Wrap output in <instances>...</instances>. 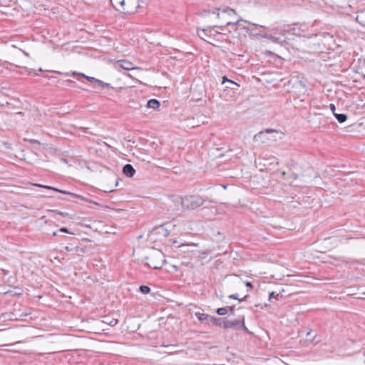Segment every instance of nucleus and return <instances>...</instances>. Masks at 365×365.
I'll use <instances>...</instances> for the list:
<instances>
[{
	"instance_id": "nucleus-7",
	"label": "nucleus",
	"mask_w": 365,
	"mask_h": 365,
	"mask_svg": "<svg viewBox=\"0 0 365 365\" xmlns=\"http://www.w3.org/2000/svg\"><path fill=\"white\" fill-rule=\"evenodd\" d=\"M123 173L128 177V178H131L133 177L135 173V169L133 168V165H130V164H126L125 165H124V167L123 168Z\"/></svg>"
},
{
	"instance_id": "nucleus-15",
	"label": "nucleus",
	"mask_w": 365,
	"mask_h": 365,
	"mask_svg": "<svg viewBox=\"0 0 365 365\" xmlns=\"http://www.w3.org/2000/svg\"><path fill=\"white\" fill-rule=\"evenodd\" d=\"M334 116L335 118H336V120L340 123H342L344 122H345L347 119V116L346 115L344 114V113H341V114H338V113H334Z\"/></svg>"
},
{
	"instance_id": "nucleus-13",
	"label": "nucleus",
	"mask_w": 365,
	"mask_h": 365,
	"mask_svg": "<svg viewBox=\"0 0 365 365\" xmlns=\"http://www.w3.org/2000/svg\"><path fill=\"white\" fill-rule=\"evenodd\" d=\"M197 318L200 321H205L210 319V317L207 314L197 312L195 314Z\"/></svg>"
},
{
	"instance_id": "nucleus-5",
	"label": "nucleus",
	"mask_w": 365,
	"mask_h": 365,
	"mask_svg": "<svg viewBox=\"0 0 365 365\" xmlns=\"http://www.w3.org/2000/svg\"><path fill=\"white\" fill-rule=\"evenodd\" d=\"M222 327L225 329H244L247 332H249L245 324V317H240L237 319L230 320L225 319L222 322Z\"/></svg>"
},
{
	"instance_id": "nucleus-32",
	"label": "nucleus",
	"mask_w": 365,
	"mask_h": 365,
	"mask_svg": "<svg viewBox=\"0 0 365 365\" xmlns=\"http://www.w3.org/2000/svg\"><path fill=\"white\" fill-rule=\"evenodd\" d=\"M227 310L230 309L231 312H232L234 310L233 307H227Z\"/></svg>"
},
{
	"instance_id": "nucleus-34",
	"label": "nucleus",
	"mask_w": 365,
	"mask_h": 365,
	"mask_svg": "<svg viewBox=\"0 0 365 365\" xmlns=\"http://www.w3.org/2000/svg\"><path fill=\"white\" fill-rule=\"evenodd\" d=\"M57 235V232H53V235L56 236Z\"/></svg>"
},
{
	"instance_id": "nucleus-8",
	"label": "nucleus",
	"mask_w": 365,
	"mask_h": 365,
	"mask_svg": "<svg viewBox=\"0 0 365 365\" xmlns=\"http://www.w3.org/2000/svg\"><path fill=\"white\" fill-rule=\"evenodd\" d=\"M225 83H228L229 84H232V86H234L235 87L226 86V88H230L234 91H237L238 89V88L240 87V85L238 83H237L236 82H235L232 80L228 79L226 76H224L222 78V83L224 84Z\"/></svg>"
},
{
	"instance_id": "nucleus-35",
	"label": "nucleus",
	"mask_w": 365,
	"mask_h": 365,
	"mask_svg": "<svg viewBox=\"0 0 365 365\" xmlns=\"http://www.w3.org/2000/svg\"><path fill=\"white\" fill-rule=\"evenodd\" d=\"M33 142H34V143H38V140H33Z\"/></svg>"
},
{
	"instance_id": "nucleus-2",
	"label": "nucleus",
	"mask_w": 365,
	"mask_h": 365,
	"mask_svg": "<svg viewBox=\"0 0 365 365\" xmlns=\"http://www.w3.org/2000/svg\"><path fill=\"white\" fill-rule=\"evenodd\" d=\"M149 0H110L113 8L123 14L134 13L141 4H147Z\"/></svg>"
},
{
	"instance_id": "nucleus-27",
	"label": "nucleus",
	"mask_w": 365,
	"mask_h": 365,
	"mask_svg": "<svg viewBox=\"0 0 365 365\" xmlns=\"http://www.w3.org/2000/svg\"><path fill=\"white\" fill-rule=\"evenodd\" d=\"M229 297L233 299H238L240 302L242 301V299H239L237 294H231L229 296Z\"/></svg>"
},
{
	"instance_id": "nucleus-19",
	"label": "nucleus",
	"mask_w": 365,
	"mask_h": 365,
	"mask_svg": "<svg viewBox=\"0 0 365 365\" xmlns=\"http://www.w3.org/2000/svg\"><path fill=\"white\" fill-rule=\"evenodd\" d=\"M103 322H105L110 326H115L118 323V320L115 319H112L110 320L106 319V320H104Z\"/></svg>"
},
{
	"instance_id": "nucleus-36",
	"label": "nucleus",
	"mask_w": 365,
	"mask_h": 365,
	"mask_svg": "<svg viewBox=\"0 0 365 365\" xmlns=\"http://www.w3.org/2000/svg\"><path fill=\"white\" fill-rule=\"evenodd\" d=\"M282 175L283 176H284V175H286V173H285V172H282Z\"/></svg>"
},
{
	"instance_id": "nucleus-38",
	"label": "nucleus",
	"mask_w": 365,
	"mask_h": 365,
	"mask_svg": "<svg viewBox=\"0 0 365 365\" xmlns=\"http://www.w3.org/2000/svg\"><path fill=\"white\" fill-rule=\"evenodd\" d=\"M364 356H365V351L364 352Z\"/></svg>"
},
{
	"instance_id": "nucleus-12",
	"label": "nucleus",
	"mask_w": 365,
	"mask_h": 365,
	"mask_svg": "<svg viewBox=\"0 0 365 365\" xmlns=\"http://www.w3.org/2000/svg\"><path fill=\"white\" fill-rule=\"evenodd\" d=\"M34 185L36 186V187H43V188L48 189V190H54V191H56V192H61V193L74 195L73 193H71L69 192L63 191V190H58L57 188L51 187V186L43 185H41V184H34Z\"/></svg>"
},
{
	"instance_id": "nucleus-3",
	"label": "nucleus",
	"mask_w": 365,
	"mask_h": 365,
	"mask_svg": "<svg viewBox=\"0 0 365 365\" xmlns=\"http://www.w3.org/2000/svg\"><path fill=\"white\" fill-rule=\"evenodd\" d=\"M284 134L277 130L267 128L260 131L254 136V141L260 143H267L270 141H275L282 139Z\"/></svg>"
},
{
	"instance_id": "nucleus-6",
	"label": "nucleus",
	"mask_w": 365,
	"mask_h": 365,
	"mask_svg": "<svg viewBox=\"0 0 365 365\" xmlns=\"http://www.w3.org/2000/svg\"><path fill=\"white\" fill-rule=\"evenodd\" d=\"M288 86L292 88V92L296 94L304 93L306 91V86L303 81L298 76L292 77L288 81Z\"/></svg>"
},
{
	"instance_id": "nucleus-31",
	"label": "nucleus",
	"mask_w": 365,
	"mask_h": 365,
	"mask_svg": "<svg viewBox=\"0 0 365 365\" xmlns=\"http://www.w3.org/2000/svg\"><path fill=\"white\" fill-rule=\"evenodd\" d=\"M58 213H59L61 216H63V217H65V216H68V213H66V212H59Z\"/></svg>"
},
{
	"instance_id": "nucleus-20",
	"label": "nucleus",
	"mask_w": 365,
	"mask_h": 365,
	"mask_svg": "<svg viewBox=\"0 0 365 365\" xmlns=\"http://www.w3.org/2000/svg\"><path fill=\"white\" fill-rule=\"evenodd\" d=\"M65 250L67 251V252H78L79 250V247L76 246V247H69V246H66L65 247Z\"/></svg>"
},
{
	"instance_id": "nucleus-1",
	"label": "nucleus",
	"mask_w": 365,
	"mask_h": 365,
	"mask_svg": "<svg viewBox=\"0 0 365 365\" xmlns=\"http://www.w3.org/2000/svg\"><path fill=\"white\" fill-rule=\"evenodd\" d=\"M170 202L175 204L173 210L178 209L179 205H181L184 208L194 210L201 206L204 202V200L197 195H188L184 197L177 196L173 197V199H169L168 204Z\"/></svg>"
},
{
	"instance_id": "nucleus-26",
	"label": "nucleus",
	"mask_w": 365,
	"mask_h": 365,
	"mask_svg": "<svg viewBox=\"0 0 365 365\" xmlns=\"http://www.w3.org/2000/svg\"><path fill=\"white\" fill-rule=\"evenodd\" d=\"M59 232H64V233H71L66 227H61L59 230Z\"/></svg>"
},
{
	"instance_id": "nucleus-16",
	"label": "nucleus",
	"mask_w": 365,
	"mask_h": 365,
	"mask_svg": "<svg viewBox=\"0 0 365 365\" xmlns=\"http://www.w3.org/2000/svg\"><path fill=\"white\" fill-rule=\"evenodd\" d=\"M140 291L141 292V293H143V294H148L150 292V289L149 287L148 286H145V285H141L140 287Z\"/></svg>"
},
{
	"instance_id": "nucleus-10",
	"label": "nucleus",
	"mask_w": 365,
	"mask_h": 365,
	"mask_svg": "<svg viewBox=\"0 0 365 365\" xmlns=\"http://www.w3.org/2000/svg\"><path fill=\"white\" fill-rule=\"evenodd\" d=\"M221 13L222 14H217V16L219 18H220V16L221 15H223V14H227L228 16H230L232 17V16H235L236 15V13H235V11L231 8H229V7H226L223 9L221 10Z\"/></svg>"
},
{
	"instance_id": "nucleus-33",
	"label": "nucleus",
	"mask_w": 365,
	"mask_h": 365,
	"mask_svg": "<svg viewBox=\"0 0 365 365\" xmlns=\"http://www.w3.org/2000/svg\"><path fill=\"white\" fill-rule=\"evenodd\" d=\"M23 53L26 56H29V53L24 51H23Z\"/></svg>"
},
{
	"instance_id": "nucleus-4",
	"label": "nucleus",
	"mask_w": 365,
	"mask_h": 365,
	"mask_svg": "<svg viewBox=\"0 0 365 365\" xmlns=\"http://www.w3.org/2000/svg\"><path fill=\"white\" fill-rule=\"evenodd\" d=\"M145 259L148 267L154 269H160L165 262L164 254L157 249L153 250Z\"/></svg>"
},
{
	"instance_id": "nucleus-17",
	"label": "nucleus",
	"mask_w": 365,
	"mask_h": 365,
	"mask_svg": "<svg viewBox=\"0 0 365 365\" xmlns=\"http://www.w3.org/2000/svg\"><path fill=\"white\" fill-rule=\"evenodd\" d=\"M216 312H217V313L219 315L223 316V315H225L227 313V307H226L218 308Z\"/></svg>"
},
{
	"instance_id": "nucleus-14",
	"label": "nucleus",
	"mask_w": 365,
	"mask_h": 365,
	"mask_svg": "<svg viewBox=\"0 0 365 365\" xmlns=\"http://www.w3.org/2000/svg\"><path fill=\"white\" fill-rule=\"evenodd\" d=\"M209 320L213 324L222 327V322L224 319H222L220 318H215L214 317H210Z\"/></svg>"
},
{
	"instance_id": "nucleus-21",
	"label": "nucleus",
	"mask_w": 365,
	"mask_h": 365,
	"mask_svg": "<svg viewBox=\"0 0 365 365\" xmlns=\"http://www.w3.org/2000/svg\"><path fill=\"white\" fill-rule=\"evenodd\" d=\"M79 75L83 76V77H84L85 78H86L90 82H94V83L96 82L97 78H96L94 77L88 76H86L85 74H83V73H79Z\"/></svg>"
},
{
	"instance_id": "nucleus-29",
	"label": "nucleus",
	"mask_w": 365,
	"mask_h": 365,
	"mask_svg": "<svg viewBox=\"0 0 365 365\" xmlns=\"http://www.w3.org/2000/svg\"><path fill=\"white\" fill-rule=\"evenodd\" d=\"M2 65L8 68V66H11V64L7 61H5Z\"/></svg>"
},
{
	"instance_id": "nucleus-24",
	"label": "nucleus",
	"mask_w": 365,
	"mask_h": 365,
	"mask_svg": "<svg viewBox=\"0 0 365 365\" xmlns=\"http://www.w3.org/2000/svg\"><path fill=\"white\" fill-rule=\"evenodd\" d=\"M240 20H237L235 22L227 21V26H229V25H232V24L239 25V24H240Z\"/></svg>"
},
{
	"instance_id": "nucleus-9",
	"label": "nucleus",
	"mask_w": 365,
	"mask_h": 365,
	"mask_svg": "<svg viewBox=\"0 0 365 365\" xmlns=\"http://www.w3.org/2000/svg\"><path fill=\"white\" fill-rule=\"evenodd\" d=\"M118 63L120 67H121L122 68H123L125 70H127V71H130V70H132L133 68V63L131 62L128 61H126V60L118 61Z\"/></svg>"
},
{
	"instance_id": "nucleus-28",
	"label": "nucleus",
	"mask_w": 365,
	"mask_h": 365,
	"mask_svg": "<svg viewBox=\"0 0 365 365\" xmlns=\"http://www.w3.org/2000/svg\"><path fill=\"white\" fill-rule=\"evenodd\" d=\"M291 178H292L293 179L296 180V179H297L299 178V175L297 173H292L291 174Z\"/></svg>"
},
{
	"instance_id": "nucleus-37",
	"label": "nucleus",
	"mask_w": 365,
	"mask_h": 365,
	"mask_svg": "<svg viewBox=\"0 0 365 365\" xmlns=\"http://www.w3.org/2000/svg\"><path fill=\"white\" fill-rule=\"evenodd\" d=\"M227 86L235 87L232 84H229Z\"/></svg>"
},
{
	"instance_id": "nucleus-18",
	"label": "nucleus",
	"mask_w": 365,
	"mask_h": 365,
	"mask_svg": "<svg viewBox=\"0 0 365 365\" xmlns=\"http://www.w3.org/2000/svg\"><path fill=\"white\" fill-rule=\"evenodd\" d=\"M264 37L274 43H279L280 41L278 37H275L272 35H265Z\"/></svg>"
},
{
	"instance_id": "nucleus-22",
	"label": "nucleus",
	"mask_w": 365,
	"mask_h": 365,
	"mask_svg": "<svg viewBox=\"0 0 365 365\" xmlns=\"http://www.w3.org/2000/svg\"><path fill=\"white\" fill-rule=\"evenodd\" d=\"M96 83H98L99 86H101L102 87H110V84L109 83H104L103 81H101L99 79H97Z\"/></svg>"
},
{
	"instance_id": "nucleus-30",
	"label": "nucleus",
	"mask_w": 365,
	"mask_h": 365,
	"mask_svg": "<svg viewBox=\"0 0 365 365\" xmlns=\"http://www.w3.org/2000/svg\"><path fill=\"white\" fill-rule=\"evenodd\" d=\"M246 286L250 289L252 287V283L250 282H246Z\"/></svg>"
},
{
	"instance_id": "nucleus-11",
	"label": "nucleus",
	"mask_w": 365,
	"mask_h": 365,
	"mask_svg": "<svg viewBox=\"0 0 365 365\" xmlns=\"http://www.w3.org/2000/svg\"><path fill=\"white\" fill-rule=\"evenodd\" d=\"M160 102L156 99H150L147 103V107L154 110L158 109L160 107Z\"/></svg>"
},
{
	"instance_id": "nucleus-23",
	"label": "nucleus",
	"mask_w": 365,
	"mask_h": 365,
	"mask_svg": "<svg viewBox=\"0 0 365 365\" xmlns=\"http://www.w3.org/2000/svg\"><path fill=\"white\" fill-rule=\"evenodd\" d=\"M279 294H276L274 292H272L269 293V300H271V298L272 297H275L276 299H277Z\"/></svg>"
},
{
	"instance_id": "nucleus-25",
	"label": "nucleus",
	"mask_w": 365,
	"mask_h": 365,
	"mask_svg": "<svg viewBox=\"0 0 365 365\" xmlns=\"http://www.w3.org/2000/svg\"><path fill=\"white\" fill-rule=\"evenodd\" d=\"M329 108H330L331 110L332 111L333 114L334 115V113H335V110H336L335 106L333 103H331L329 105Z\"/></svg>"
}]
</instances>
